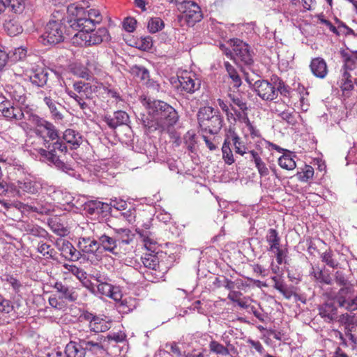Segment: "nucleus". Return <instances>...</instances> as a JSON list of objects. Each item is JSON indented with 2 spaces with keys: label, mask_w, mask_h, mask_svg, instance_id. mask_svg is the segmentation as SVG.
I'll list each match as a JSON object with an SVG mask.
<instances>
[{
  "label": "nucleus",
  "mask_w": 357,
  "mask_h": 357,
  "mask_svg": "<svg viewBox=\"0 0 357 357\" xmlns=\"http://www.w3.org/2000/svg\"><path fill=\"white\" fill-rule=\"evenodd\" d=\"M34 132L37 142H31L33 149L59 169L66 167L63 158L68 151L65 143L60 140L59 130L52 123L40 120Z\"/></svg>",
  "instance_id": "nucleus-1"
},
{
  "label": "nucleus",
  "mask_w": 357,
  "mask_h": 357,
  "mask_svg": "<svg viewBox=\"0 0 357 357\" xmlns=\"http://www.w3.org/2000/svg\"><path fill=\"white\" fill-rule=\"evenodd\" d=\"M93 234L98 241L100 249L109 252L117 257H122L130 252L132 249V243L135 235L129 229H116V234H121L120 238L113 237L109 234L107 225L103 222L93 225Z\"/></svg>",
  "instance_id": "nucleus-2"
},
{
  "label": "nucleus",
  "mask_w": 357,
  "mask_h": 357,
  "mask_svg": "<svg viewBox=\"0 0 357 357\" xmlns=\"http://www.w3.org/2000/svg\"><path fill=\"white\" fill-rule=\"evenodd\" d=\"M70 20H73L72 17L64 9L54 10L42 35L44 44L56 45L64 40L65 35L73 36L77 29L69 27L73 24Z\"/></svg>",
  "instance_id": "nucleus-3"
},
{
  "label": "nucleus",
  "mask_w": 357,
  "mask_h": 357,
  "mask_svg": "<svg viewBox=\"0 0 357 357\" xmlns=\"http://www.w3.org/2000/svg\"><path fill=\"white\" fill-rule=\"evenodd\" d=\"M142 102L149 109V114L153 115V119L155 121V125H146L149 128H154L155 130H165L177 123L178 120L177 112L167 103L158 100H151L147 97L142 98Z\"/></svg>",
  "instance_id": "nucleus-4"
},
{
  "label": "nucleus",
  "mask_w": 357,
  "mask_h": 357,
  "mask_svg": "<svg viewBox=\"0 0 357 357\" xmlns=\"http://www.w3.org/2000/svg\"><path fill=\"white\" fill-rule=\"evenodd\" d=\"M89 1L82 0L80 2L70 3L67 6V14L70 15L73 20H70V29H85L91 30L96 24H100L102 21V17L98 10L91 9L86 12L84 8H88Z\"/></svg>",
  "instance_id": "nucleus-5"
},
{
  "label": "nucleus",
  "mask_w": 357,
  "mask_h": 357,
  "mask_svg": "<svg viewBox=\"0 0 357 357\" xmlns=\"http://www.w3.org/2000/svg\"><path fill=\"white\" fill-rule=\"evenodd\" d=\"M10 178L11 181L8 188L19 197L25 194L35 195L41 188L36 178L20 167L13 168V172L10 173Z\"/></svg>",
  "instance_id": "nucleus-6"
},
{
  "label": "nucleus",
  "mask_w": 357,
  "mask_h": 357,
  "mask_svg": "<svg viewBox=\"0 0 357 357\" xmlns=\"http://www.w3.org/2000/svg\"><path fill=\"white\" fill-rule=\"evenodd\" d=\"M77 31V32L73 35L72 40L74 44L79 47L98 45L109 39V31L105 27H101L97 30L95 29V27L91 30L79 29Z\"/></svg>",
  "instance_id": "nucleus-7"
},
{
  "label": "nucleus",
  "mask_w": 357,
  "mask_h": 357,
  "mask_svg": "<svg viewBox=\"0 0 357 357\" xmlns=\"http://www.w3.org/2000/svg\"><path fill=\"white\" fill-rule=\"evenodd\" d=\"M197 119L202 130L211 135L218 134L223 126L222 117L214 113V109L211 107L200 108Z\"/></svg>",
  "instance_id": "nucleus-8"
},
{
  "label": "nucleus",
  "mask_w": 357,
  "mask_h": 357,
  "mask_svg": "<svg viewBox=\"0 0 357 357\" xmlns=\"http://www.w3.org/2000/svg\"><path fill=\"white\" fill-rule=\"evenodd\" d=\"M141 261L145 268L142 273L146 280L155 282L163 277L165 271L161 268L156 255L145 253L141 257Z\"/></svg>",
  "instance_id": "nucleus-9"
},
{
  "label": "nucleus",
  "mask_w": 357,
  "mask_h": 357,
  "mask_svg": "<svg viewBox=\"0 0 357 357\" xmlns=\"http://www.w3.org/2000/svg\"><path fill=\"white\" fill-rule=\"evenodd\" d=\"M79 337L81 346L84 347L86 355H102L107 351L105 335L81 334Z\"/></svg>",
  "instance_id": "nucleus-10"
},
{
  "label": "nucleus",
  "mask_w": 357,
  "mask_h": 357,
  "mask_svg": "<svg viewBox=\"0 0 357 357\" xmlns=\"http://www.w3.org/2000/svg\"><path fill=\"white\" fill-rule=\"evenodd\" d=\"M230 41L236 55V59L250 69L254 63V53L251 51L250 46L238 38H232Z\"/></svg>",
  "instance_id": "nucleus-11"
},
{
  "label": "nucleus",
  "mask_w": 357,
  "mask_h": 357,
  "mask_svg": "<svg viewBox=\"0 0 357 357\" xmlns=\"http://www.w3.org/2000/svg\"><path fill=\"white\" fill-rule=\"evenodd\" d=\"M178 9L182 10L185 20L189 26H193L203 18L201 8L195 1L185 0Z\"/></svg>",
  "instance_id": "nucleus-12"
},
{
  "label": "nucleus",
  "mask_w": 357,
  "mask_h": 357,
  "mask_svg": "<svg viewBox=\"0 0 357 357\" xmlns=\"http://www.w3.org/2000/svg\"><path fill=\"white\" fill-rule=\"evenodd\" d=\"M317 309L318 314L326 323H332L338 317V309L332 298H328L323 303L318 304Z\"/></svg>",
  "instance_id": "nucleus-13"
},
{
  "label": "nucleus",
  "mask_w": 357,
  "mask_h": 357,
  "mask_svg": "<svg viewBox=\"0 0 357 357\" xmlns=\"http://www.w3.org/2000/svg\"><path fill=\"white\" fill-rule=\"evenodd\" d=\"M111 206L109 204L97 199L87 201L84 204V210L90 215L98 219H103L111 212Z\"/></svg>",
  "instance_id": "nucleus-14"
},
{
  "label": "nucleus",
  "mask_w": 357,
  "mask_h": 357,
  "mask_svg": "<svg viewBox=\"0 0 357 357\" xmlns=\"http://www.w3.org/2000/svg\"><path fill=\"white\" fill-rule=\"evenodd\" d=\"M337 321L340 326L344 327V335L351 342L356 344L357 339L352 333L357 327V316L346 312L338 316Z\"/></svg>",
  "instance_id": "nucleus-15"
},
{
  "label": "nucleus",
  "mask_w": 357,
  "mask_h": 357,
  "mask_svg": "<svg viewBox=\"0 0 357 357\" xmlns=\"http://www.w3.org/2000/svg\"><path fill=\"white\" fill-rule=\"evenodd\" d=\"M271 280L274 282L273 288L282 294L286 299L289 300L294 297L296 301L301 300V296L297 293L296 287L292 285L288 287L282 279L276 276L271 277Z\"/></svg>",
  "instance_id": "nucleus-16"
},
{
  "label": "nucleus",
  "mask_w": 357,
  "mask_h": 357,
  "mask_svg": "<svg viewBox=\"0 0 357 357\" xmlns=\"http://www.w3.org/2000/svg\"><path fill=\"white\" fill-rule=\"evenodd\" d=\"M133 76L139 79L140 82L147 88L158 89L160 86L157 82L150 78L149 71L142 66L135 65L131 68Z\"/></svg>",
  "instance_id": "nucleus-17"
},
{
  "label": "nucleus",
  "mask_w": 357,
  "mask_h": 357,
  "mask_svg": "<svg viewBox=\"0 0 357 357\" xmlns=\"http://www.w3.org/2000/svg\"><path fill=\"white\" fill-rule=\"evenodd\" d=\"M77 247L84 255H94L98 256V252L100 250V245L98 239L91 238L90 237H80L78 241Z\"/></svg>",
  "instance_id": "nucleus-18"
},
{
  "label": "nucleus",
  "mask_w": 357,
  "mask_h": 357,
  "mask_svg": "<svg viewBox=\"0 0 357 357\" xmlns=\"http://www.w3.org/2000/svg\"><path fill=\"white\" fill-rule=\"evenodd\" d=\"M224 141L230 146H234L236 153L243 155L246 153L247 147L234 129L229 128L227 131Z\"/></svg>",
  "instance_id": "nucleus-19"
},
{
  "label": "nucleus",
  "mask_w": 357,
  "mask_h": 357,
  "mask_svg": "<svg viewBox=\"0 0 357 357\" xmlns=\"http://www.w3.org/2000/svg\"><path fill=\"white\" fill-rule=\"evenodd\" d=\"M100 278V276L96 278V280L99 282L97 287L98 292L103 296L114 299V301H117L118 300H120L122 298V295L118 287L103 282Z\"/></svg>",
  "instance_id": "nucleus-20"
},
{
  "label": "nucleus",
  "mask_w": 357,
  "mask_h": 357,
  "mask_svg": "<svg viewBox=\"0 0 357 357\" xmlns=\"http://www.w3.org/2000/svg\"><path fill=\"white\" fill-rule=\"evenodd\" d=\"M58 245L61 255L66 259L76 261L80 259L82 256L80 251L77 250L68 241L63 240L61 244L58 243Z\"/></svg>",
  "instance_id": "nucleus-21"
},
{
  "label": "nucleus",
  "mask_w": 357,
  "mask_h": 357,
  "mask_svg": "<svg viewBox=\"0 0 357 357\" xmlns=\"http://www.w3.org/2000/svg\"><path fill=\"white\" fill-rule=\"evenodd\" d=\"M86 66H83L81 63L75 62L69 66V69L73 75L86 80H89L92 77L91 69L94 66V63L87 60Z\"/></svg>",
  "instance_id": "nucleus-22"
},
{
  "label": "nucleus",
  "mask_w": 357,
  "mask_h": 357,
  "mask_svg": "<svg viewBox=\"0 0 357 357\" xmlns=\"http://www.w3.org/2000/svg\"><path fill=\"white\" fill-rule=\"evenodd\" d=\"M53 287L61 294V298H64L70 302H74L78 298V294L73 287L64 284L61 282H56Z\"/></svg>",
  "instance_id": "nucleus-23"
},
{
  "label": "nucleus",
  "mask_w": 357,
  "mask_h": 357,
  "mask_svg": "<svg viewBox=\"0 0 357 357\" xmlns=\"http://www.w3.org/2000/svg\"><path fill=\"white\" fill-rule=\"evenodd\" d=\"M193 77H195L194 75L184 72L181 76H177L176 78L172 77L171 83L176 84V81H178L179 85L174 86L176 89H193L195 86Z\"/></svg>",
  "instance_id": "nucleus-24"
},
{
  "label": "nucleus",
  "mask_w": 357,
  "mask_h": 357,
  "mask_svg": "<svg viewBox=\"0 0 357 357\" xmlns=\"http://www.w3.org/2000/svg\"><path fill=\"white\" fill-rule=\"evenodd\" d=\"M63 139L66 143L71 146L72 149H77L83 142L81 133L73 129H66L63 134Z\"/></svg>",
  "instance_id": "nucleus-25"
},
{
  "label": "nucleus",
  "mask_w": 357,
  "mask_h": 357,
  "mask_svg": "<svg viewBox=\"0 0 357 357\" xmlns=\"http://www.w3.org/2000/svg\"><path fill=\"white\" fill-rule=\"evenodd\" d=\"M129 119L128 115L126 112L119 110L114 113V116L106 115L105 116V121L111 128H116L119 126L126 124Z\"/></svg>",
  "instance_id": "nucleus-26"
},
{
  "label": "nucleus",
  "mask_w": 357,
  "mask_h": 357,
  "mask_svg": "<svg viewBox=\"0 0 357 357\" xmlns=\"http://www.w3.org/2000/svg\"><path fill=\"white\" fill-rule=\"evenodd\" d=\"M310 70L312 74L319 78H324L328 73L327 65L321 57H316L310 62Z\"/></svg>",
  "instance_id": "nucleus-27"
},
{
  "label": "nucleus",
  "mask_w": 357,
  "mask_h": 357,
  "mask_svg": "<svg viewBox=\"0 0 357 357\" xmlns=\"http://www.w3.org/2000/svg\"><path fill=\"white\" fill-rule=\"evenodd\" d=\"M65 354L67 357H85V350L81 346L80 337H77V341H70L65 347Z\"/></svg>",
  "instance_id": "nucleus-28"
},
{
  "label": "nucleus",
  "mask_w": 357,
  "mask_h": 357,
  "mask_svg": "<svg viewBox=\"0 0 357 357\" xmlns=\"http://www.w3.org/2000/svg\"><path fill=\"white\" fill-rule=\"evenodd\" d=\"M340 56L344 61V68L345 70H353L355 68L357 61V50L350 51L349 50H341Z\"/></svg>",
  "instance_id": "nucleus-29"
},
{
  "label": "nucleus",
  "mask_w": 357,
  "mask_h": 357,
  "mask_svg": "<svg viewBox=\"0 0 357 357\" xmlns=\"http://www.w3.org/2000/svg\"><path fill=\"white\" fill-rule=\"evenodd\" d=\"M3 29L10 36H16L23 31V28L15 18L6 20L3 23Z\"/></svg>",
  "instance_id": "nucleus-30"
},
{
  "label": "nucleus",
  "mask_w": 357,
  "mask_h": 357,
  "mask_svg": "<svg viewBox=\"0 0 357 357\" xmlns=\"http://www.w3.org/2000/svg\"><path fill=\"white\" fill-rule=\"evenodd\" d=\"M6 8L10 7L11 11L17 15H22L29 10L28 0H7Z\"/></svg>",
  "instance_id": "nucleus-31"
},
{
  "label": "nucleus",
  "mask_w": 357,
  "mask_h": 357,
  "mask_svg": "<svg viewBox=\"0 0 357 357\" xmlns=\"http://www.w3.org/2000/svg\"><path fill=\"white\" fill-rule=\"evenodd\" d=\"M266 241L268 244V251L275 252L280 247V237L278 231L275 229H269L266 235Z\"/></svg>",
  "instance_id": "nucleus-32"
},
{
  "label": "nucleus",
  "mask_w": 357,
  "mask_h": 357,
  "mask_svg": "<svg viewBox=\"0 0 357 357\" xmlns=\"http://www.w3.org/2000/svg\"><path fill=\"white\" fill-rule=\"evenodd\" d=\"M266 85V88L268 87L271 89H287L286 85L282 79L277 75H273L271 78V82L266 80H258L255 83V87L262 86V84Z\"/></svg>",
  "instance_id": "nucleus-33"
},
{
  "label": "nucleus",
  "mask_w": 357,
  "mask_h": 357,
  "mask_svg": "<svg viewBox=\"0 0 357 357\" xmlns=\"http://www.w3.org/2000/svg\"><path fill=\"white\" fill-rule=\"evenodd\" d=\"M31 84L38 87H43L47 81V73L43 70L33 71L29 76Z\"/></svg>",
  "instance_id": "nucleus-34"
},
{
  "label": "nucleus",
  "mask_w": 357,
  "mask_h": 357,
  "mask_svg": "<svg viewBox=\"0 0 357 357\" xmlns=\"http://www.w3.org/2000/svg\"><path fill=\"white\" fill-rule=\"evenodd\" d=\"M128 45L140 50L148 51L150 50L153 46V40L151 36H147L140 37L139 38L130 42Z\"/></svg>",
  "instance_id": "nucleus-35"
},
{
  "label": "nucleus",
  "mask_w": 357,
  "mask_h": 357,
  "mask_svg": "<svg viewBox=\"0 0 357 357\" xmlns=\"http://www.w3.org/2000/svg\"><path fill=\"white\" fill-rule=\"evenodd\" d=\"M89 327L91 331L95 333L105 332L109 328L108 323L98 317L91 323H89Z\"/></svg>",
  "instance_id": "nucleus-36"
},
{
  "label": "nucleus",
  "mask_w": 357,
  "mask_h": 357,
  "mask_svg": "<svg viewBox=\"0 0 357 357\" xmlns=\"http://www.w3.org/2000/svg\"><path fill=\"white\" fill-rule=\"evenodd\" d=\"M354 289L353 287H341L337 295V302L338 303V305L340 307H344L346 309L347 305L348 303V300L347 299V296L349 294L353 293Z\"/></svg>",
  "instance_id": "nucleus-37"
},
{
  "label": "nucleus",
  "mask_w": 357,
  "mask_h": 357,
  "mask_svg": "<svg viewBox=\"0 0 357 357\" xmlns=\"http://www.w3.org/2000/svg\"><path fill=\"white\" fill-rule=\"evenodd\" d=\"M24 230L27 234L37 237H44L47 234V231L43 228L33 223H26L24 225Z\"/></svg>",
  "instance_id": "nucleus-38"
},
{
  "label": "nucleus",
  "mask_w": 357,
  "mask_h": 357,
  "mask_svg": "<svg viewBox=\"0 0 357 357\" xmlns=\"http://www.w3.org/2000/svg\"><path fill=\"white\" fill-rule=\"evenodd\" d=\"M243 294L239 291H231L228 294V298L232 302L236 303L240 307L247 309L249 304L245 297L241 298Z\"/></svg>",
  "instance_id": "nucleus-39"
},
{
  "label": "nucleus",
  "mask_w": 357,
  "mask_h": 357,
  "mask_svg": "<svg viewBox=\"0 0 357 357\" xmlns=\"http://www.w3.org/2000/svg\"><path fill=\"white\" fill-rule=\"evenodd\" d=\"M164 27L165 23L160 17H151L148 22L147 29L151 33H155Z\"/></svg>",
  "instance_id": "nucleus-40"
},
{
  "label": "nucleus",
  "mask_w": 357,
  "mask_h": 357,
  "mask_svg": "<svg viewBox=\"0 0 357 357\" xmlns=\"http://www.w3.org/2000/svg\"><path fill=\"white\" fill-rule=\"evenodd\" d=\"M26 50L22 47H15L8 52V61L17 62L24 59L26 56Z\"/></svg>",
  "instance_id": "nucleus-41"
},
{
  "label": "nucleus",
  "mask_w": 357,
  "mask_h": 357,
  "mask_svg": "<svg viewBox=\"0 0 357 357\" xmlns=\"http://www.w3.org/2000/svg\"><path fill=\"white\" fill-rule=\"evenodd\" d=\"M37 250L46 259H52L54 257L56 252L51 245L40 241L38 243Z\"/></svg>",
  "instance_id": "nucleus-42"
},
{
  "label": "nucleus",
  "mask_w": 357,
  "mask_h": 357,
  "mask_svg": "<svg viewBox=\"0 0 357 357\" xmlns=\"http://www.w3.org/2000/svg\"><path fill=\"white\" fill-rule=\"evenodd\" d=\"M225 67L229 74V77L234 82V87L238 88L241 85V79L236 70L231 64L229 63V61L225 62Z\"/></svg>",
  "instance_id": "nucleus-43"
},
{
  "label": "nucleus",
  "mask_w": 357,
  "mask_h": 357,
  "mask_svg": "<svg viewBox=\"0 0 357 357\" xmlns=\"http://www.w3.org/2000/svg\"><path fill=\"white\" fill-rule=\"evenodd\" d=\"M279 166L286 170H293L296 167L295 160L289 155L284 154L278 159Z\"/></svg>",
  "instance_id": "nucleus-44"
},
{
  "label": "nucleus",
  "mask_w": 357,
  "mask_h": 357,
  "mask_svg": "<svg viewBox=\"0 0 357 357\" xmlns=\"http://www.w3.org/2000/svg\"><path fill=\"white\" fill-rule=\"evenodd\" d=\"M209 349L211 352L218 355L227 356L229 354V351L227 347L215 340L210 342Z\"/></svg>",
  "instance_id": "nucleus-45"
},
{
  "label": "nucleus",
  "mask_w": 357,
  "mask_h": 357,
  "mask_svg": "<svg viewBox=\"0 0 357 357\" xmlns=\"http://www.w3.org/2000/svg\"><path fill=\"white\" fill-rule=\"evenodd\" d=\"M337 84H340V89H354V82L352 80V77L347 70L344 71L342 75V78L340 79V82H337Z\"/></svg>",
  "instance_id": "nucleus-46"
},
{
  "label": "nucleus",
  "mask_w": 357,
  "mask_h": 357,
  "mask_svg": "<svg viewBox=\"0 0 357 357\" xmlns=\"http://www.w3.org/2000/svg\"><path fill=\"white\" fill-rule=\"evenodd\" d=\"M321 259L328 266L335 268H337L339 263L333 257V253L331 250H326L321 255Z\"/></svg>",
  "instance_id": "nucleus-47"
},
{
  "label": "nucleus",
  "mask_w": 357,
  "mask_h": 357,
  "mask_svg": "<svg viewBox=\"0 0 357 357\" xmlns=\"http://www.w3.org/2000/svg\"><path fill=\"white\" fill-rule=\"evenodd\" d=\"M6 118L9 119H15L17 121L24 118V114L21 109L12 106L3 114Z\"/></svg>",
  "instance_id": "nucleus-48"
},
{
  "label": "nucleus",
  "mask_w": 357,
  "mask_h": 357,
  "mask_svg": "<svg viewBox=\"0 0 357 357\" xmlns=\"http://www.w3.org/2000/svg\"><path fill=\"white\" fill-rule=\"evenodd\" d=\"M222 158L226 164L231 165L235 162L231 146L225 141L222 147Z\"/></svg>",
  "instance_id": "nucleus-49"
},
{
  "label": "nucleus",
  "mask_w": 357,
  "mask_h": 357,
  "mask_svg": "<svg viewBox=\"0 0 357 357\" xmlns=\"http://www.w3.org/2000/svg\"><path fill=\"white\" fill-rule=\"evenodd\" d=\"M238 91H233V93L229 94V97L234 104L237 105L240 109L248 110L247 104L245 100L242 98Z\"/></svg>",
  "instance_id": "nucleus-50"
},
{
  "label": "nucleus",
  "mask_w": 357,
  "mask_h": 357,
  "mask_svg": "<svg viewBox=\"0 0 357 357\" xmlns=\"http://www.w3.org/2000/svg\"><path fill=\"white\" fill-rule=\"evenodd\" d=\"M106 339L105 343L107 345V349H109V343L111 341H114L116 343L123 342L126 340V335L123 332L114 333L112 334H109L107 336H105Z\"/></svg>",
  "instance_id": "nucleus-51"
},
{
  "label": "nucleus",
  "mask_w": 357,
  "mask_h": 357,
  "mask_svg": "<svg viewBox=\"0 0 357 357\" xmlns=\"http://www.w3.org/2000/svg\"><path fill=\"white\" fill-rule=\"evenodd\" d=\"M314 169L312 166L306 165L305 169L303 172H298L296 174L297 178L301 182H308L313 178Z\"/></svg>",
  "instance_id": "nucleus-52"
},
{
  "label": "nucleus",
  "mask_w": 357,
  "mask_h": 357,
  "mask_svg": "<svg viewBox=\"0 0 357 357\" xmlns=\"http://www.w3.org/2000/svg\"><path fill=\"white\" fill-rule=\"evenodd\" d=\"M52 210L51 204L47 202H37L33 204V212L38 214L48 215Z\"/></svg>",
  "instance_id": "nucleus-53"
},
{
  "label": "nucleus",
  "mask_w": 357,
  "mask_h": 357,
  "mask_svg": "<svg viewBox=\"0 0 357 357\" xmlns=\"http://www.w3.org/2000/svg\"><path fill=\"white\" fill-rule=\"evenodd\" d=\"M84 92L85 91H68V95L79 104L82 109L87 107L83 97Z\"/></svg>",
  "instance_id": "nucleus-54"
},
{
  "label": "nucleus",
  "mask_w": 357,
  "mask_h": 357,
  "mask_svg": "<svg viewBox=\"0 0 357 357\" xmlns=\"http://www.w3.org/2000/svg\"><path fill=\"white\" fill-rule=\"evenodd\" d=\"M232 109L234 112V114H233V117H230V119H233L235 121H239L245 124L250 123V119L247 112L248 110L241 109V111H238L234 108H232Z\"/></svg>",
  "instance_id": "nucleus-55"
},
{
  "label": "nucleus",
  "mask_w": 357,
  "mask_h": 357,
  "mask_svg": "<svg viewBox=\"0 0 357 357\" xmlns=\"http://www.w3.org/2000/svg\"><path fill=\"white\" fill-rule=\"evenodd\" d=\"M44 101L50 108L51 113L54 119H63L62 114L57 110L56 102L50 97H45L44 98Z\"/></svg>",
  "instance_id": "nucleus-56"
},
{
  "label": "nucleus",
  "mask_w": 357,
  "mask_h": 357,
  "mask_svg": "<svg viewBox=\"0 0 357 357\" xmlns=\"http://www.w3.org/2000/svg\"><path fill=\"white\" fill-rule=\"evenodd\" d=\"M312 275L315 280L321 283H324L326 284H331L332 283V279L328 274H325L322 270H319L317 271H314Z\"/></svg>",
  "instance_id": "nucleus-57"
},
{
  "label": "nucleus",
  "mask_w": 357,
  "mask_h": 357,
  "mask_svg": "<svg viewBox=\"0 0 357 357\" xmlns=\"http://www.w3.org/2000/svg\"><path fill=\"white\" fill-rule=\"evenodd\" d=\"M257 95L264 100L272 101L278 96L280 91H256Z\"/></svg>",
  "instance_id": "nucleus-58"
},
{
  "label": "nucleus",
  "mask_w": 357,
  "mask_h": 357,
  "mask_svg": "<svg viewBox=\"0 0 357 357\" xmlns=\"http://www.w3.org/2000/svg\"><path fill=\"white\" fill-rule=\"evenodd\" d=\"M5 281L8 282L13 288L15 293L17 294L20 291L22 284L16 278L12 275H7Z\"/></svg>",
  "instance_id": "nucleus-59"
},
{
  "label": "nucleus",
  "mask_w": 357,
  "mask_h": 357,
  "mask_svg": "<svg viewBox=\"0 0 357 357\" xmlns=\"http://www.w3.org/2000/svg\"><path fill=\"white\" fill-rule=\"evenodd\" d=\"M63 266L68 272L74 275L77 279L80 277L82 278V275L85 272L82 268H80L74 264H64Z\"/></svg>",
  "instance_id": "nucleus-60"
},
{
  "label": "nucleus",
  "mask_w": 357,
  "mask_h": 357,
  "mask_svg": "<svg viewBox=\"0 0 357 357\" xmlns=\"http://www.w3.org/2000/svg\"><path fill=\"white\" fill-rule=\"evenodd\" d=\"M335 281L337 285L342 286V287H353V285L350 284L348 280L344 277V274L340 271H337L335 273Z\"/></svg>",
  "instance_id": "nucleus-61"
},
{
  "label": "nucleus",
  "mask_w": 357,
  "mask_h": 357,
  "mask_svg": "<svg viewBox=\"0 0 357 357\" xmlns=\"http://www.w3.org/2000/svg\"><path fill=\"white\" fill-rule=\"evenodd\" d=\"M137 20L131 17H126L123 22V29L128 32H133L135 30Z\"/></svg>",
  "instance_id": "nucleus-62"
},
{
  "label": "nucleus",
  "mask_w": 357,
  "mask_h": 357,
  "mask_svg": "<svg viewBox=\"0 0 357 357\" xmlns=\"http://www.w3.org/2000/svg\"><path fill=\"white\" fill-rule=\"evenodd\" d=\"M184 142L187 149L192 152L196 143L195 135L192 132H188L184 136Z\"/></svg>",
  "instance_id": "nucleus-63"
},
{
  "label": "nucleus",
  "mask_w": 357,
  "mask_h": 357,
  "mask_svg": "<svg viewBox=\"0 0 357 357\" xmlns=\"http://www.w3.org/2000/svg\"><path fill=\"white\" fill-rule=\"evenodd\" d=\"M13 310V305L10 301L0 298V312L8 314Z\"/></svg>",
  "instance_id": "nucleus-64"
}]
</instances>
